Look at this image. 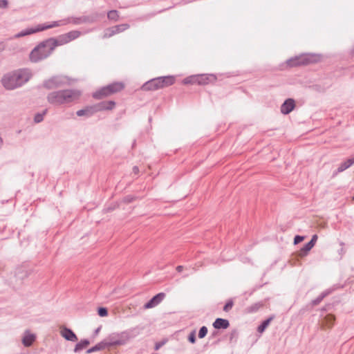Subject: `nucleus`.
Returning a JSON list of instances; mask_svg holds the SVG:
<instances>
[{"mask_svg":"<svg viewBox=\"0 0 354 354\" xmlns=\"http://www.w3.org/2000/svg\"><path fill=\"white\" fill-rule=\"evenodd\" d=\"M58 26V23L57 21H55L52 24H50V25H48V26H42L38 25L39 28H44V30L47 29V28H53V27H55V26Z\"/></svg>","mask_w":354,"mask_h":354,"instance_id":"nucleus-30","label":"nucleus"},{"mask_svg":"<svg viewBox=\"0 0 354 354\" xmlns=\"http://www.w3.org/2000/svg\"><path fill=\"white\" fill-rule=\"evenodd\" d=\"M352 165H353L351 158L347 160L346 161L342 162L337 168V172L340 173L350 167Z\"/></svg>","mask_w":354,"mask_h":354,"instance_id":"nucleus-21","label":"nucleus"},{"mask_svg":"<svg viewBox=\"0 0 354 354\" xmlns=\"http://www.w3.org/2000/svg\"><path fill=\"white\" fill-rule=\"evenodd\" d=\"M60 333L61 335L67 341L75 342L77 339L76 335L68 328H63Z\"/></svg>","mask_w":354,"mask_h":354,"instance_id":"nucleus-14","label":"nucleus"},{"mask_svg":"<svg viewBox=\"0 0 354 354\" xmlns=\"http://www.w3.org/2000/svg\"><path fill=\"white\" fill-rule=\"evenodd\" d=\"M44 30V28H39V26H36L35 28H27L19 32L17 34L15 35V38H19L21 37H24L32 33H35L37 32H39Z\"/></svg>","mask_w":354,"mask_h":354,"instance_id":"nucleus-13","label":"nucleus"},{"mask_svg":"<svg viewBox=\"0 0 354 354\" xmlns=\"http://www.w3.org/2000/svg\"><path fill=\"white\" fill-rule=\"evenodd\" d=\"M165 294L160 292L153 297L144 306L145 309L152 308L158 306L165 298Z\"/></svg>","mask_w":354,"mask_h":354,"instance_id":"nucleus-10","label":"nucleus"},{"mask_svg":"<svg viewBox=\"0 0 354 354\" xmlns=\"http://www.w3.org/2000/svg\"><path fill=\"white\" fill-rule=\"evenodd\" d=\"M129 27H130V26L128 24H122L113 26V27L106 30L104 35V37H105V38L111 37L115 34L122 32L127 30Z\"/></svg>","mask_w":354,"mask_h":354,"instance_id":"nucleus-8","label":"nucleus"},{"mask_svg":"<svg viewBox=\"0 0 354 354\" xmlns=\"http://www.w3.org/2000/svg\"><path fill=\"white\" fill-rule=\"evenodd\" d=\"M304 239V236L297 235L294 239V244L296 245L300 242H301Z\"/></svg>","mask_w":354,"mask_h":354,"instance_id":"nucleus-29","label":"nucleus"},{"mask_svg":"<svg viewBox=\"0 0 354 354\" xmlns=\"http://www.w3.org/2000/svg\"><path fill=\"white\" fill-rule=\"evenodd\" d=\"M58 46L57 41L48 39L38 44L30 53L29 59L32 63H38L48 57L55 47Z\"/></svg>","mask_w":354,"mask_h":354,"instance_id":"nucleus-2","label":"nucleus"},{"mask_svg":"<svg viewBox=\"0 0 354 354\" xmlns=\"http://www.w3.org/2000/svg\"><path fill=\"white\" fill-rule=\"evenodd\" d=\"M8 6L7 0H0V8H5Z\"/></svg>","mask_w":354,"mask_h":354,"instance_id":"nucleus-33","label":"nucleus"},{"mask_svg":"<svg viewBox=\"0 0 354 354\" xmlns=\"http://www.w3.org/2000/svg\"><path fill=\"white\" fill-rule=\"evenodd\" d=\"M133 171L135 173H138V167H133Z\"/></svg>","mask_w":354,"mask_h":354,"instance_id":"nucleus-39","label":"nucleus"},{"mask_svg":"<svg viewBox=\"0 0 354 354\" xmlns=\"http://www.w3.org/2000/svg\"><path fill=\"white\" fill-rule=\"evenodd\" d=\"M162 81H161L160 77L153 78L147 82H145L142 88L145 91H155L162 88Z\"/></svg>","mask_w":354,"mask_h":354,"instance_id":"nucleus-7","label":"nucleus"},{"mask_svg":"<svg viewBox=\"0 0 354 354\" xmlns=\"http://www.w3.org/2000/svg\"><path fill=\"white\" fill-rule=\"evenodd\" d=\"M111 95L124 88V84L122 82H114L107 86Z\"/></svg>","mask_w":354,"mask_h":354,"instance_id":"nucleus-17","label":"nucleus"},{"mask_svg":"<svg viewBox=\"0 0 354 354\" xmlns=\"http://www.w3.org/2000/svg\"><path fill=\"white\" fill-rule=\"evenodd\" d=\"M189 341L194 344L195 343V341H196V337H195V331H192L189 335Z\"/></svg>","mask_w":354,"mask_h":354,"instance_id":"nucleus-31","label":"nucleus"},{"mask_svg":"<svg viewBox=\"0 0 354 354\" xmlns=\"http://www.w3.org/2000/svg\"><path fill=\"white\" fill-rule=\"evenodd\" d=\"M207 333V328L206 326H202L198 333L199 338H203Z\"/></svg>","mask_w":354,"mask_h":354,"instance_id":"nucleus-27","label":"nucleus"},{"mask_svg":"<svg viewBox=\"0 0 354 354\" xmlns=\"http://www.w3.org/2000/svg\"><path fill=\"white\" fill-rule=\"evenodd\" d=\"M32 73L28 68H19L4 73L1 77V86L6 91H13L22 87L32 78Z\"/></svg>","mask_w":354,"mask_h":354,"instance_id":"nucleus-1","label":"nucleus"},{"mask_svg":"<svg viewBox=\"0 0 354 354\" xmlns=\"http://www.w3.org/2000/svg\"><path fill=\"white\" fill-rule=\"evenodd\" d=\"M351 161L353 162V163L354 164V157L351 158Z\"/></svg>","mask_w":354,"mask_h":354,"instance_id":"nucleus-42","label":"nucleus"},{"mask_svg":"<svg viewBox=\"0 0 354 354\" xmlns=\"http://www.w3.org/2000/svg\"><path fill=\"white\" fill-rule=\"evenodd\" d=\"M98 315L100 317H105L107 315V310L106 308H100L98 309Z\"/></svg>","mask_w":354,"mask_h":354,"instance_id":"nucleus-28","label":"nucleus"},{"mask_svg":"<svg viewBox=\"0 0 354 354\" xmlns=\"http://www.w3.org/2000/svg\"><path fill=\"white\" fill-rule=\"evenodd\" d=\"M184 82H185V84H188L190 82V81L188 80H185Z\"/></svg>","mask_w":354,"mask_h":354,"instance_id":"nucleus-41","label":"nucleus"},{"mask_svg":"<svg viewBox=\"0 0 354 354\" xmlns=\"http://www.w3.org/2000/svg\"><path fill=\"white\" fill-rule=\"evenodd\" d=\"M232 306H233V302H232V301H228V302L225 305V306H224V308H223V310H225V311H227V310H228V309H230V308H231L232 307Z\"/></svg>","mask_w":354,"mask_h":354,"instance_id":"nucleus-32","label":"nucleus"},{"mask_svg":"<svg viewBox=\"0 0 354 354\" xmlns=\"http://www.w3.org/2000/svg\"><path fill=\"white\" fill-rule=\"evenodd\" d=\"M34 120L35 122H40L41 121L43 120V115L38 114L35 115Z\"/></svg>","mask_w":354,"mask_h":354,"instance_id":"nucleus-34","label":"nucleus"},{"mask_svg":"<svg viewBox=\"0 0 354 354\" xmlns=\"http://www.w3.org/2000/svg\"><path fill=\"white\" fill-rule=\"evenodd\" d=\"M108 18L109 19L117 21L119 19V14L117 10H113L108 12Z\"/></svg>","mask_w":354,"mask_h":354,"instance_id":"nucleus-25","label":"nucleus"},{"mask_svg":"<svg viewBox=\"0 0 354 354\" xmlns=\"http://www.w3.org/2000/svg\"><path fill=\"white\" fill-rule=\"evenodd\" d=\"M213 75H200L194 76L193 78L194 81L198 82L199 84H207L212 80H213Z\"/></svg>","mask_w":354,"mask_h":354,"instance_id":"nucleus-18","label":"nucleus"},{"mask_svg":"<svg viewBox=\"0 0 354 354\" xmlns=\"http://www.w3.org/2000/svg\"><path fill=\"white\" fill-rule=\"evenodd\" d=\"M81 32L78 30H72L64 35L60 36L59 41H57L58 45H62L67 44L72 40H74L79 37Z\"/></svg>","mask_w":354,"mask_h":354,"instance_id":"nucleus-9","label":"nucleus"},{"mask_svg":"<svg viewBox=\"0 0 354 354\" xmlns=\"http://www.w3.org/2000/svg\"><path fill=\"white\" fill-rule=\"evenodd\" d=\"M295 107V102L292 98H288L284 101L281 106V113L283 115L290 113Z\"/></svg>","mask_w":354,"mask_h":354,"instance_id":"nucleus-11","label":"nucleus"},{"mask_svg":"<svg viewBox=\"0 0 354 354\" xmlns=\"http://www.w3.org/2000/svg\"><path fill=\"white\" fill-rule=\"evenodd\" d=\"M65 81L61 76H53L44 81L43 85L47 89H53L61 86Z\"/></svg>","mask_w":354,"mask_h":354,"instance_id":"nucleus-6","label":"nucleus"},{"mask_svg":"<svg viewBox=\"0 0 354 354\" xmlns=\"http://www.w3.org/2000/svg\"><path fill=\"white\" fill-rule=\"evenodd\" d=\"M108 342H100L98 344H97L95 346L90 348L87 351V353H91L95 351H100L103 348H104L106 346H109Z\"/></svg>","mask_w":354,"mask_h":354,"instance_id":"nucleus-20","label":"nucleus"},{"mask_svg":"<svg viewBox=\"0 0 354 354\" xmlns=\"http://www.w3.org/2000/svg\"><path fill=\"white\" fill-rule=\"evenodd\" d=\"M3 145V139L0 137V148L2 147Z\"/></svg>","mask_w":354,"mask_h":354,"instance_id":"nucleus-40","label":"nucleus"},{"mask_svg":"<svg viewBox=\"0 0 354 354\" xmlns=\"http://www.w3.org/2000/svg\"><path fill=\"white\" fill-rule=\"evenodd\" d=\"M272 320V317L268 318V319L263 321L262 324L258 327L257 330L259 333H262L267 326H268L270 322Z\"/></svg>","mask_w":354,"mask_h":354,"instance_id":"nucleus-24","label":"nucleus"},{"mask_svg":"<svg viewBox=\"0 0 354 354\" xmlns=\"http://www.w3.org/2000/svg\"><path fill=\"white\" fill-rule=\"evenodd\" d=\"M317 236L316 234L313 235L311 238V240L310 241H313V246L315 245V242L317 241Z\"/></svg>","mask_w":354,"mask_h":354,"instance_id":"nucleus-36","label":"nucleus"},{"mask_svg":"<svg viewBox=\"0 0 354 354\" xmlns=\"http://www.w3.org/2000/svg\"><path fill=\"white\" fill-rule=\"evenodd\" d=\"M139 333L137 328H131L128 330L116 332L110 334L108 337L109 346L125 344L130 339L135 337Z\"/></svg>","mask_w":354,"mask_h":354,"instance_id":"nucleus-4","label":"nucleus"},{"mask_svg":"<svg viewBox=\"0 0 354 354\" xmlns=\"http://www.w3.org/2000/svg\"><path fill=\"white\" fill-rule=\"evenodd\" d=\"M313 247V241H309L301 249V255L306 256Z\"/></svg>","mask_w":354,"mask_h":354,"instance_id":"nucleus-23","label":"nucleus"},{"mask_svg":"<svg viewBox=\"0 0 354 354\" xmlns=\"http://www.w3.org/2000/svg\"><path fill=\"white\" fill-rule=\"evenodd\" d=\"M5 45L3 42L0 43V50H3L4 49Z\"/></svg>","mask_w":354,"mask_h":354,"instance_id":"nucleus-38","label":"nucleus"},{"mask_svg":"<svg viewBox=\"0 0 354 354\" xmlns=\"http://www.w3.org/2000/svg\"><path fill=\"white\" fill-rule=\"evenodd\" d=\"M229 325V321L223 318H217L213 323V326L216 329H226Z\"/></svg>","mask_w":354,"mask_h":354,"instance_id":"nucleus-16","label":"nucleus"},{"mask_svg":"<svg viewBox=\"0 0 354 354\" xmlns=\"http://www.w3.org/2000/svg\"><path fill=\"white\" fill-rule=\"evenodd\" d=\"M89 344V341L87 339H83L81 340L80 342H78L74 348L75 352H78L83 348H84L86 346H87Z\"/></svg>","mask_w":354,"mask_h":354,"instance_id":"nucleus-22","label":"nucleus"},{"mask_svg":"<svg viewBox=\"0 0 354 354\" xmlns=\"http://www.w3.org/2000/svg\"><path fill=\"white\" fill-rule=\"evenodd\" d=\"M81 95V91L77 89H64L53 91L47 95L48 102L53 105L70 103Z\"/></svg>","mask_w":354,"mask_h":354,"instance_id":"nucleus-3","label":"nucleus"},{"mask_svg":"<svg viewBox=\"0 0 354 354\" xmlns=\"http://www.w3.org/2000/svg\"><path fill=\"white\" fill-rule=\"evenodd\" d=\"M110 91H109L108 86H104L93 93V97L95 99H102L104 97L110 95Z\"/></svg>","mask_w":354,"mask_h":354,"instance_id":"nucleus-15","label":"nucleus"},{"mask_svg":"<svg viewBox=\"0 0 354 354\" xmlns=\"http://www.w3.org/2000/svg\"><path fill=\"white\" fill-rule=\"evenodd\" d=\"M86 110L85 109H80L77 111L76 114L77 116H83L86 114Z\"/></svg>","mask_w":354,"mask_h":354,"instance_id":"nucleus-35","label":"nucleus"},{"mask_svg":"<svg viewBox=\"0 0 354 354\" xmlns=\"http://www.w3.org/2000/svg\"><path fill=\"white\" fill-rule=\"evenodd\" d=\"M320 55L317 54H304L299 57L291 58L287 61V64L290 66H295L301 64H308L319 61Z\"/></svg>","mask_w":354,"mask_h":354,"instance_id":"nucleus-5","label":"nucleus"},{"mask_svg":"<svg viewBox=\"0 0 354 354\" xmlns=\"http://www.w3.org/2000/svg\"><path fill=\"white\" fill-rule=\"evenodd\" d=\"M160 78L162 81V88L172 85L175 82V77L173 75L162 76Z\"/></svg>","mask_w":354,"mask_h":354,"instance_id":"nucleus-19","label":"nucleus"},{"mask_svg":"<svg viewBox=\"0 0 354 354\" xmlns=\"http://www.w3.org/2000/svg\"><path fill=\"white\" fill-rule=\"evenodd\" d=\"M115 106V102L113 101H109L106 104H103L101 108L102 110H111Z\"/></svg>","mask_w":354,"mask_h":354,"instance_id":"nucleus-26","label":"nucleus"},{"mask_svg":"<svg viewBox=\"0 0 354 354\" xmlns=\"http://www.w3.org/2000/svg\"><path fill=\"white\" fill-rule=\"evenodd\" d=\"M183 267L182 266H178L176 267V270L178 272H181L183 270Z\"/></svg>","mask_w":354,"mask_h":354,"instance_id":"nucleus-37","label":"nucleus"},{"mask_svg":"<svg viewBox=\"0 0 354 354\" xmlns=\"http://www.w3.org/2000/svg\"><path fill=\"white\" fill-rule=\"evenodd\" d=\"M36 336L34 333L30 332V330H27L24 332L23 337H22V344L24 346H30L35 342Z\"/></svg>","mask_w":354,"mask_h":354,"instance_id":"nucleus-12","label":"nucleus"}]
</instances>
